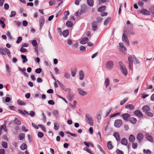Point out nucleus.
<instances>
[{
	"label": "nucleus",
	"instance_id": "f257e3e1",
	"mask_svg": "<svg viewBox=\"0 0 154 154\" xmlns=\"http://www.w3.org/2000/svg\"><path fill=\"white\" fill-rule=\"evenodd\" d=\"M128 59L129 62V68L131 70H132L133 69L132 65L133 61H134V63H140L138 60L134 55H132L128 57Z\"/></svg>",
	"mask_w": 154,
	"mask_h": 154
},
{
	"label": "nucleus",
	"instance_id": "f03ea898",
	"mask_svg": "<svg viewBox=\"0 0 154 154\" xmlns=\"http://www.w3.org/2000/svg\"><path fill=\"white\" fill-rule=\"evenodd\" d=\"M85 120L91 126H93L94 125L93 120L91 116L88 114L85 115Z\"/></svg>",
	"mask_w": 154,
	"mask_h": 154
},
{
	"label": "nucleus",
	"instance_id": "7ed1b4c3",
	"mask_svg": "<svg viewBox=\"0 0 154 154\" xmlns=\"http://www.w3.org/2000/svg\"><path fill=\"white\" fill-rule=\"evenodd\" d=\"M122 124V121L121 119H116L115 120L114 125L117 128L120 127Z\"/></svg>",
	"mask_w": 154,
	"mask_h": 154
},
{
	"label": "nucleus",
	"instance_id": "20e7f679",
	"mask_svg": "<svg viewBox=\"0 0 154 154\" xmlns=\"http://www.w3.org/2000/svg\"><path fill=\"white\" fill-rule=\"evenodd\" d=\"M114 63L112 61H109L106 63V66L108 69H112Z\"/></svg>",
	"mask_w": 154,
	"mask_h": 154
},
{
	"label": "nucleus",
	"instance_id": "39448f33",
	"mask_svg": "<svg viewBox=\"0 0 154 154\" xmlns=\"http://www.w3.org/2000/svg\"><path fill=\"white\" fill-rule=\"evenodd\" d=\"M119 45L120 50L124 53H126L127 52V48L124 46L123 43L120 42L119 43Z\"/></svg>",
	"mask_w": 154,
	"mask_h": 154
},
{
	"label": "nucleus",
	"instance_id": "423d86ee",
	"mask_svg": "<svg viewBox=\"0 0 154 154\" xmlns=\"http://www.w3.org/2000/svg\"><path fill=\"white\" fill-rule=\"evenodd\" d=\"M120 65L121 71L124 74L126 75H127V72L125 67L122 63H120Z\"/></svg>",
	"mask_w": 154,
	"mask_h": 154
},
{
	"label": "nucleus",
	"instance_id": "0eeeda50",
	"mask_svg": "<svg viewBox=\"0 0 154 154\" xmlns=\"http://www.w3.org/2000/svg\"><path fill=\"white\" fill-rule=\"evenodd\" d=\"M45 22V20L43 16H41L39 20V23H40V29H41L43 26Z\"/></svg>",
	"mask_w": 154,
	"mask_h": 154
},
{
	"label": "nucleus",
	"instance_id": "6e6552de",
	"mask_svg": "<svg viewBox=\"0 0 154 154\" xmlns=\"http://www.w3.org/2000/svg\"><path fill=\"white\" fill-rule=\"evenodd\" d=\"M143 137V134L142 133H139L137 135L136 138L139 142H140Z\"/></svg>",
	"mask_w": 154,
	"mask_h": 154
},
{
	"label": "nucleus",
	"instance_id": "1a4fd4ad",
	"mask_svg": "<svg viewBox=\"0 0 154 154\" xmlns=\"http://www.w3.org/2000/svg\"><path fill=\"white\" fill-rule=\"evenodd\" d=\"M78 91L79 94L82 96H84L87 94V93L85 91H83L82 89L81 88H78Z\"/></svg>",
	"mask_w": 154,
	"mask_h": 154
},
{
	"label": "nucleus",
	"instance_id": "9d476101",
	"mask_svg": "<svg viewBox=\"0 0 154 154\" xmlns=\"http://www.w3.org/2000/svg\"><path fill=\"white\" fill-rule=\"evenodd\" d=\"M122 116L125 121H128L130 117V115L128 113H125L122 114Z\"/></svg>",
	"mask_w": 154,
	"mask_h": 154
},
{
	"label": "nucleus",
	"instance_id": "9b49d317",
	"mask_svg": "<svg viewBox=\"0 0 154 154\" xmlns=\"http://www.w3.org/2000/svg\"><path fill=\"white\" fill-rule=\"evenodd\" d=\"M141 13L143 14L146 15H149L150 14L149 11L146 9H143L141 11Z\"/></svg>",
	"mask_w": 154,
	"mask_h": 154
},
{
	"label": "nucleus",
	"instance_id": "f8f14e48",
	"mask_svg": "<svg viewBox=\"0 0 154 154\" xmlns=\"http://www.w3.org/2000/svg\"><path fill=\"white\" fill-rule=\"evenodd\" d=\"M122 40L123 41H125L127 43L128 46L129 45V40L127 36L124 34L122 35Z\"/></svg>",
	"mask_w": 154,
	"mask_h": 154
},
{
	"label": "nucleus",
	"instance_id": "ddd939ff",
	"mask_svg": "<svg viewBox=\"0 0 154 154\" xmlns=\"http://www.w3.org/2000/svg\"><path fill=\"white\" fill-rule=\"evenodd\" d=\"M79 79L81 80H82L84 78L85 75L82 71H80L79 72Z\"/></svg>",
	"mask_w": 154,
	"mask_h": 154
},
{
	"label": "nucleus",
	"instance_id": "4468645a",
	"mask_svg": "<svg viewBox=\"0 0 154 154\" xmlns=\"http://www.w3.org/2000/svg\"><path fill=\"white\" fill-rule=\"evenodd\" d=\"M88 41V38L85 37L83 38L80 42L81 44L84 45L87 43Z\"/></svg>",
	"mask_w": 154,
	"mask_h": 154
},
{
	"label": "nucleus",
	"instance_id": "2eb2a0df",
	"mask_svg": "<svg viewBox=\"0 0 154 154\" xmlns=\"http://www.w3.org/2000/svg\"><path fill=\"white\" fill-rule=\"evenodd\" d=\"M150 107L149 106L147 105H145L142 108L143 111L146 113L147 112L149 111L150 110Z\"/></svg>",
	"mask_w": 154,
	"mask_h": 154
},
{
	"label": "nucleus",
	"instance_id": "dca6fc26",
	"mask_svg": "<svg viewBox=\"0 0 154 154\" xmlns=\"http://www.w3.org/2000/svg\"><path fill=\"white\" fill-rule=\"evenodd\" d=\"M121 143L122 144L125 146H127L128 144V141L127 139L124 138L122 139Z\"/></svg>",
	"mask_w": 154,
	"mask_h": 154
},
{
	"label": "nucleus",
	"instance_id": "f3484780",
	"mask_svg": "<svg viewBox=\"0 0 154 154\" xmlns=\"http://www.w3.org/2000/svg\"><path fill=\"white\" fill-rule=\"evenodd\" d=\"M106 145L108 148L109 149H111L113 148V147L111 141H109L107 143Z\"/></svg>",
	"mask_w": 154,
	"mask_h": 154
},
{
	"label": "nucleus",
	"instance_id": "a211bd4d",
	"mask_svg": "<svg viewBox=\"0 0 154 154\" xmlns=\"http://www.w3.org/2000/svg\"><path fill=\"white\" fill-rule=\"evenodd\" d=\"M134 114L139 117H142L143 116L142 113L138 110H136L134 112Z\"/></svg>",
	"mask_w": 154,
	"mask_h": 154
},
{
	"label": "nucleus",
	"instance_id": "6ab92c4d",
	"mask_svg": "<svg viewBox=\"0 0 154 154\" xmlns=\"http://www.w3.org/2000/svg\"><path fill=\"white\" fill-rule=\"evenodd\" d=\"M24 112L29 115L31 117H33L35 116V112L33 111H31L30 112H28L27 111L24 110Z\"/></svg>",
	"mask_w": 154,
	"mask_h": 154
},
{
	"label": "nucleus",
	"instance_id": "aec40b11",
	"mask_svg": "<svg viewBox=\"0 0 154 154\" xmlns=\"http://www.w3.org/2000/svg\"><path fill=\"white\" fill-rule=\"evenodd\" d=\"M113 136L115 137L116 140L117 141H119L120 140L119 134L118 132H114L113 134Z\"/></svg>",
	"mask_w": 154,
	"mask_h": 154
},
{
	"label": "nucleus",
	"instance_id": "412c9836",
	"mask_svg": "<svg viewBox=\"0 0 154 154\" xmlns=\"http://www.w3.org/2000/svg\"><path fill=\"white\" fill-rule=\"evenodd\" d=\"M125 108L129 109L130 110H132L134 109V106L132 104H128L125 106Z\"/></svg>",
	"mask_w": 154,
	"mask_h": 154
},
{
	"label": "nucleus",
	"instance_id": "4be33fe9",
	"mask_svg": "<svg viewBox=\"0 0 154 154\" xmlns=\"http://www.w3.org/2000/svg\"><path fill=\"white\" fill-rule=\"evenodd\" d=\"M97 22L94 21L92 22V26L93 28V30L94 31L95 30L97 29Z\"/></svg>",
	"mask_w": 154,
	"mask_h": 154
},
{
	"label": "nucleus",
	"instance_id": "5701e85b",
	"mask_svg": "<svg viewBox=\"0 0 154 154\" xmlns=\"http://www.w3.org/2000/svg\"><path fill=\"white\" fill-rule=\"evenodd\" d=\"M135 137L134 135L131 134L129 137V141L133 143L135 140Z\"/></svg>",
	"mask_w": 154,
	"mask_h": 154
},
{
	"label": "nucleus",
	"instance_id": "b1692460",
	"mask_svg": "<svg viewBox=\"0 0 154 154\" xmlns=\"http://www.w3.org/2000/svg\"><path fill=\"white\" fill-rule=\"evenodd\" d=\"M60 128V124L57 122H55L54 123V128L55 130H57Z\"/></svg>",
	"mask_w": 154,
	"mask_h": 154
},
{
	"label": "nucleus",
	"instance_id": "393cba45",
	"mask_svg": "<svg viewBox=\"0 0 154 154\" xmlns=\"http://www.w3.org/2000/svg\"><path fill=\"white\" fill-rule=\"evenodd\" d=\"M0 53L1 54L4 55H6V51L5 49V48H0Z\"/></svg>",
	"mask_w": 154,
	"mask_h": 154
},
{
	"label": "nucleus",
	"instance_id": "a878e982",
	"mask_svg": "<svg viewBox=\"0 0 154 154\" xmlns=\"http://www.w3.org/2000/svg\"><path fill=\"white\" fill-rule=\"evenodd\" d=\"M129 121L131 123L135 124L137 122V119L134 117H131L129 119Z\"/></svg>",
	"mask_w": 154,
	"mask_h": 154
},
{
	"label": "nucleus",
	"instance_id": "bb28decb",
	"mask_svg": "<svg viewBox=\"0 0 154 154\" xmlns=\"http://www.w3.org/2000/svg\"><path fill=\"white\" fill-rule=\"evenodd\" d=\"M69 31L66 29L63 31L62 33V35L65 37H66L68 36L69 35Z\"/></svg>",
	"mask_w": 154,
	"mask_h": 154
},
{
	"label": "nucleus",
	"instance_id": "cd10ccee",
	"mask_svg": "<svg viewBox=\"0 0 154 154\" xmlns=\"http://www.w3.org/2000/svg\"><path fill=\"white\" fill-rule=\"evenodd\" d=\"M110 80L108 78H107L105 81V84L106 88L107 87L109 84Z\"/></svg>",
	"mask_w": 154,
	"mask_h": 154
},
{
	"label": "nucleus",
	"instance_id": "c85d7f7f",
	"mask_svg": "<svg viewBox=\"0 0 154 154\" xmlns=\"http://www.w3.org/2000/svg\"><path fill=\"white\" fill-rule=\"evenodd\" d=\"M106 8V7L105 6H102L99 7L98 9V11L99 12H101L104 11Z\"/></svg>",
	"mask_w": 154,
	"mask_h": 154
},
{
	"label": "nucleus",
	"instance_id": "c756f323",
	"mask_svg": "<svg viewBox=\"0 0 154 154\" xmlns=\"http://www.w3.org/2000/svg\"><path fill=\"white\" fill-rule=\"evenodd\" d=\"M84 144L88 147H89V146H91L92 147H94L93 144L91 142H88V143H87V142L84 141Z\"/></svg>",
	"mask_w": 154,
	"mask_h": 154
},
{
	"label": "nucleus",
	"instance_id": "7c9ffc66",
	"mask_svg": "<svg viewBox=\"0 0 154 154\" xmlns=\"http://www.w3.org/2000/svg\"><path fill=\"white\" fill-rule=\"evenodd\" d=\"M17 103L18 104L20 105H25L26 104V103L23 101L19 99L17 100Z\"/></svg>",
	"mask_w": 154,
	"mask_h": 154
},
{
	"label": "nucleus",
	"instance_id": "2f4dec72",
	"mask_svg": "<svg viewBox=\"0 0 154 154\" xmlns=\"http://www.w3.org/2000/svg\"><path fill=\"white\" fill-rule=\"evenodd\" d=\"M21 58L23 59V63L26 62L28 60V59L26 58L25 55H21Z\"/></svg>",
	"mask_w": 154,
	"mask_h": 154
},
{
	"label": "nucleus",
	"instance_id": "473e14b6",
	"mask_svg": "<svg viewBox=\"0 0 154 154\" xmlns=\"http://www.w3.org/2000/svg\"><path fill=\"white\" fill-rule=\"evenodd\" d=\"M14 122V123L18 125H20L21 124V122L17 118H15Z\"/></svg>",
	"mask_w": 154,
	"mask_h": 154
},
{
	"label": "nucleus",
	"instance_id": "72a5a7b5",
	"mask_svg": "<svg viewBox=\"0 0 154 154\" xmlns=\"http://www.w3.org/2000/svg\"><path fill=\"white\" fill-rule=\"evenodd\" d=\"M64 76L65 78L66 79H69L70 78V74L67 72H65Z\"/></svg>",
	"mask_w": 154,
	"mask_h": 154
},
{
	"label": "nucleus",
	"instance_id": "f704fd0d",
	"mask_svg": "<svg viewBox=\"0 0 154 154\" xmlns=\"http://www.w3.org/2000/svg\"><path fill=\"white\" fill-rule=\"evenodd\" d=\"M87 2L88 4L90 6H92L94 5V2L93 0H87Z\"/></svg>",
	"mask_w": 154,
	"mask_h": 154
},
{
	"label": "nucleus",
	"instance_id": "c9c22d12",
	"mask_svg": "<svg viewBox=\"0 0 154 154\" xmlns=\"http://www.w3.org/2000/svg\"><path fill=\"white\" fill-rule=\"evenodd\" d=\"M25 138V134L23 133H21L20 134L19 139L20 140H22Z\"/></svg>",
	"mask_w": 154,
	"mask_h": 154
},
{
	"label": "nucleus",
	"instance_id": "e433bc0d",
	"mask_svg": "<svg viewBox=\"0 0 154 154\" xmlns=\"http://www.w3.org/2000/svg\"><path fill=\"white\" fill-rule=\"evenodd\" d=\"M66 25L67 26L70 27H71L72 26L73 24L70 21H68L66 23Z\"/></svg>",
	"mask_w": 154,
	"mask_h": 154
},
{
	"label": "nucleus",
	"instance_id": "4c0bfd02",
	"mask_svg": "<svg viewBox=\"0 0 154 154\" xmlns=\"http://www.w3.org/2000/svg\"><path fill=\"white\" fill-rule=\"evenodd\" d=\"M146 138L148 141L151 142H153V138L150 135H147L146 137Z\"/></svg>",
	"mask_w": 154,
	"mask_h": 154
},
{
	"label": "nucleus",
	"instance_id": "58836bf2",
	"mask_svg": "<svg viewBox=\"0 0 154 154\" xmlns=\"http://www.w3.org/2000/svg\"><path fill=\"white\" fill-rule=\"evenodd\" d=\"M27 148V145L25 143H23L20 146V148L21 150H24L26 149Z\"/></svg>",
	"mask_w": 154,
	"mask_h": 154
},
{
	"label": "nucleus",
	"instance_id": "ea45409f",
	"mask_svg": "<svg viewBox=\"0 0 154 154\" xmlns=\"http://www.w3.org/2000/svg\"><path fill=\"white\" fill-rule=\"evenodd\" d=\"M2 145L4 148H6L8 147L7 143L5 141H3L2 143Z\"/></svg>",
	"mask_w": 154,
	"mask_h": 154
},
{
	"label": "nucleus",
	"instance_id": "a19ab883",
	"mask_svg": "<svg viewBox=\"0 0 154 154\" xmlns=\"http://www.w3.org/2000/svg\"><path fill=\"white\" fill-rule=\"evenodd\" d=\"M143 152L144 154H151L152 152L149 149L146 150L145 149L143 150Z\"/></svg>",
	"mask_w": 154,
	"mask_h": 154
},
{
	"label": "nucleus",
	"instance_id": "79ce46f5",
	"mask_svg": "<svg viewBox=\"0 0 154 154\" xmlns=\"http://www.w3.org/2000/svg\"><path fill=\"white\" fill-rule=\"evenodd\" d=\"M53 115L56 117H57L59 116L58 112L57 110H55L53 112Z\"/></svg>",
	"mask_w": 154,
	"mask_h": 154
},
{
	"label": "nucleus",
	"instance_id": "37998d69",
	"mask_svg": "<svg viewBox=\"0 0 154 154\" xmlns=\"http://www.w3.org/2000/svg\"><path fill=\"white\" fill-rule=\"evenodd\" d=\"M128 98H126L124 99L123 100L120 101V104L121 105H123L128 100Z\"/></svg>",
	"mask_w": 154,
	"mask_h": 154
},
{
	"label": "nucleus",
	"instance_id": "c03bdc74",
	"mask_svg": "<svg viewBox=\"0 0 154 154\" xmlns=\"http://www.w3.org/2000/svg\"><path fill=\"white\" fill-rule=\"evenodd\" d=\"M5 49L6 51V53H7L8 55L9 56V57L10 58H11V53L8 49L7 48H5Z\"/></svg>",
	"mask_w": 154,
	"mask_h": 154
},
{
	"label": "nucleus",
	"instance_id": "a18cd8bd",
	"mask_svg": "<svg viewBox=\"0 0 154 154\" xmlns=\"http://www.w3.org/2000/svg\"><path fill=\"white\" fill-rule=\"evenodd\" d=\"M38 126L41 128L42 130L45 132H46V129L45 127L43 125L41 124H38Z\"/></svg>",
	"mask_w": 154,
	"mask_h": 154
},
{
	"label": "nucleus",
	"instance_id": "49530a36",
	"mask_svg": "<svg viewBox=\"0 0 154 154\" xmlns=\"http://www.w3.org/2000/svg\"><path fill=\"white\" fill-rule=\"evenodd\" d=\"M149 11L152 14L154 15V7H152L149 8Z\"/></svg>",
	"mask_w": 154,
	"mask_h": 154
},
{
	"label": "nucleus",
	"instance_id": "de8ad7c7",
	"mask_svg": "<svg viewBox=\"0 0 154 154\" xmlns=\"http://www.w3.org/2000/svg\"><path fill=\"white\" fill-rule=\"evenodd\" d=\"M6 35L8 37L9 39L11 40H12L13 39L11 35L10 32L9 31H8L7 32Z\"/></svg>",
	"mask_w": 154,
	"mask_h": 154
},
{
	"label": "nucleus",
	"instance_id": "09e8293b",
	"mask_svg": "<svg viewBox=\"0 0 154 154\" xmlns=\"http://www.w3.org/2000/svg\"><path fill=\"white\" fill-rule=\"evenodd\" d=\"M97 147L100 149V151L103 153L104 154H105V153L103 149L99 145H97Z\"/></svg>",
	"mask_w": 154,
	"mask_h": 154
},
{
	"label": "nucleus",
	"instance_id": "8fccbe9b",
	"mask_svg": "<svg viewBox=\"0 0 154 154\" xmlns=\"http://www.w3.org/2000/svg\"><path fill=\"white\" fill-rule=\"evenodd\" d=\"M38 136L39 138H42L44 136V134L41 132H39L38 133Z\"/></svg>",
	"mask_w": 154,
	"mask_h": 154
},
{
	"label": "nucleus",
	"instance_id": "3c124183",
	"mask_svg": "<svg viewBox=\"0 0 154 154\" xmlns=\"http://www.w3.org/2000/svg\"><path fill=\"white\" fill-rule=\"evenodd\" d=\"M22 38L21 37H19L17 38V41H16V43L17 44L20 43L22 41Z\"/></svg>",
	"mask_w": 154,
	"mask_h": 154
},
{
	"label": "nucleus",
	"instance_id": "603ef678",
	"mask_svg": "<svg viewBox=\"0 0 154 154\" xmlns=\"http://www.w3.org/2000/svg\"><path fill=\"white\" fill-rule=\"evenodd\" d=\"M32 44L34 47L36 46L37 44L36 41L35 40L32 41Z\"/></svg>",
	"mask_w": 154,
	"mask_h": 154
},
{
	"label": "nucleus",
	"instance_id": "864d4df0",
	"mask_svg": "<svg viewBox=\"0 0 154 154\" xmlns=\"http://www.w3.org/2000/svg\"><path fill=\"white\" fill-rule=\"evenodd\" d=\"M79 46V44L78 43H75L72 46V48L73 49H75L76 48H77Z\"/></svg>",
	"mask_w": 154,
	"mask_h": 154
},
{
	"label": "nucleus",
	"instance_id": "5fc2aeb1",
	"mask_svg": "<svg viewBox=\"0 0 154 154\" xmlns=\"http://www.w3.org/2000/svg\"><path fill=\"white\" fill-rule=\"evenodd\" d=\"M145 113L146 115H147L149 116L152 117L153 116L152 113V112H149V111L147 112H146Z\"/></svg>",
	"mask_w": 154,
	"mask_h": 154
},
{
	"label": "nucleus",
	"instance_id": "6e6d98bb",
	"mask_svg": "<svg viewBox=\"0 0 154 154\" xmlns=\"http://www.w3.org/2000/svg\"><path fill=\"white\" fill-rule=\"evenodd\" d=\"M16 12L15 11H12L11 12V14L10 15V17H14L16 15Z\"/></svg>",
	"mask_w": 154,
	"mask_h": 154
},
{
	"label": "nucleus",
	"instance_id": "4d7b16f0",
	"mask_svg": "<svg viewBox=\"0 0 154 154\" xmlns=\"http://www.w3.org/2000/svg\"><path fill=\"white\" fill-rule=\"evenodd\" d=\"M117 154H123V152L121 150H120L119 149H117L116 150Z\"/></svg>",
	"mask_w": 154,
	"mask_h": 154
},
{
	"label": "nucleus",
	"instance_id": "13d9d810",
	"mask_svg": "<svg viewBox=\"0 0 154 154\" xmlns=\"http://www.w3.org/2000/svg\"><path fill=\"white\" fill-rule=\"evenodd\" d=\"M41 72L42 69L40 68L37 69L35 70V72L38 74L40 73Z\"/></svg>",
	"mask_w": 154,
	"mask_h": 154
},
{
	"label": "nucleus",
	"instance_id": "bf43d9fd",
	"mask_svg": "<svg viewBox=\"0 0 154 154\" xmlns=\"http://www.w3.org/2000/svg\"><path fill=\"white\" fill-rule=\"evenodd\" d=\"M5 19L3 17H2L0 19V23L1 24L4 23L5 21Z\"/></svg>",
	"mask_w": 154,
	"mask_h": 154
},
{
	"label": "nucleus",
	"instance_id": "052dcab7",
	"mask_svg": "<svg viewBox=\"0 0 154 154\" xmlns=\"http://www.w3.org/2000/svg\"><path fill=\"white\" fill-rule=\"evenodd\" d=\"M83 149L84 150L86 151L87 152H88L89 153H91V150H90L88 148H87L86 147H84L83 148Z\"/></svg>",
	"mask_w": 154,
	"mask_h": 154
},
{
	"label": "nucleus",
	"instance_id": "680f3d73",
	"mask_svg": "<svg viewBox=\"0 0 154 154\" xmlns=\"http://www.w3.org/2000/svg\"><path fill=\"white\" fill-rule=\"evenodd\" d=\"M4 7L5 10H7L9 9V6L8 4L5 3L4 5Z\"/></svg>",
	"mask_w": 154,
	"mask_h": 154
},
{
	"label": "nucleus",
	"instance_id": "e2e57ef3",
	"mask_svg": "<svg viewBox=\"0 0 154 154\" xmlns=\"http://www.w3.org/2000/svg\"><path fill=\"white\" fill-rule=\"evenodd\" d=\"M55 2V1L51 0L49 2V5L50 6H52L54 4Z\"/></svg>",
	"mask_w": 154,
	"mask_h": 154
},
{
	"label": "nucleus",
	"instance_id": "0e129e2a",
	"mask_svg": "<svg viewBox=\"0 0 154 154\" xmlns=\"http://www.w3.org/2000/svg\"><path fill=\"white\" fill-rule=\"evenodd\" d=\"M137 143H133L132 145V147L134 149H135L137 147Z\"/></svg>",
	"mask_w": 154,
	"mask_h": 154
},
{
	"label": "nucleus",
	"instance_id": "69168bd1",
	"mask_svg": "<svg viewBox=\"0 0 154 154\" xmlns=\"http://www.w3.org/2000/svg\"><path fill=\"white\" fill-rule=\"evenodd\" d=\"M48 103L50 105H54V102L52 100H49L48 101Z\"/></svg>",
	"mask_w": 154,
	"mask_h": 154
},
{
	"label": "nucleus",
	"instance_id": "338daca9",
	"mask_svg": "<svg viewBox=\"0 0 154 154\" xmlns=\"http://www.w3.org/2000/svg\"><path fill=\"white\" fill-rule=\"evenodd\" d=\"M110 20V18H107L105 21L104 23V24L105 25H106L108 23V22Z\"/></svg>",
	"mask_w": 154,
	"mask_h": 154
},
{
	"label": "nucleus",
	"instance_id": "774afa93",
	"mask_svg": "<svg viewBox=\"0 0 154 154\" xmlns=\"http://www.w3.org/2000/svg\"><path fill=\"white\" fill-rule=\"evenodd\" d=\"M57 31L60 34V36H61L62 35V30L60 28H57Z\"/></svg>",
	"mask_w": 154,
	"mask_h": 154
}]
</instances>
